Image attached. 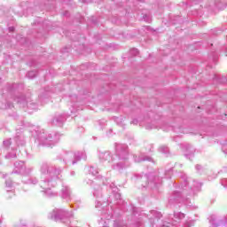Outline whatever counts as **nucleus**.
<instances>
[{
  "label": "nucleus",
  "mask_w": 227,
  "mask_h": 227,
  "mask_svg": "<svg viewBox=\"0 0 227 227\" xmlns=\"http://www.w3.org/2000/svg\"><path fill=\"white\" fill-rule=\"evenodd\" d=\"M181 178L183 183L179 185V189L169 196L168 203L170 205H186L191 207V200L184 196H195V194H198L201 191V183L187 177L185 174H182Z\"/></svg>",
  "instance_id": "nucleus-1"
},
{
  "label": "nucleus",
  "mask_w": 227,
  "mask_h": 227,
  "mask_svg": "<svg viewBox=\"0 0 227 227\" xmlns=\"http://www.w3.org/2000/svg\"><path fill=\"white\" fill-rule=\"evenodd\" d=\"M61 171V168H56L49 163H43L40 167V187L43 189V192H45L49 198L58 196V193L53 192L51 189L55 185H58Z\"/></svg>",
  "instance_id": "nucleus-2"
},
{
  "label": "nucleus",
  "mask_w": 227,
  "mask_h": 227,
  "mask_svg": "<svg viewBox=\"0 0 227 227\" xmlns=\"http://www.w3.org/2000/svg\"><path fill=\"white\" fill-rule=\"evenodd\" d=\"M115 154L121 161L113 165V169L119 171V173H123V170L130 166V163L127 160L129 159V146L125 144H116Z\"/></svg>",
  "instance_id": "nucleus-3"
},
{
  "label": "nucleus",
  "mask_w": 227,
  "mask_h": 227,
  "mask_svg": "<svg viewBox=\"0 0 227 227\" xmlns=\"http://www.w3.org/2000/svg\"><path fill=\"white\" fill-rule=\"evenodd\" d=\"M33 136L39 142V145H43V146H54L59 141V134H55L52 137L51 134L45 133L43 129L40 131L35 130Z\"/></svg>",
  "instance_id": "nucleus-4"
},
{
  "label": "nucleus",
  "mask_w": 227,
  "mask_h": 227,
  "mask_svg": "<svg viewBox=\"0 0 227 227\" xmlns=\"http://www.w3.org/2000/svg\"><path fill=\"white\" fill-rule=\"evenodd\" d=\"M82 159H83V160H86L85 152H67L64 155V160L66 162H71L73 166L77 164V162H79V160H81Z\"/></svg>",
  "instance_id": "nucleus-5"
},
{
  "label": "nucleus",
  "mask_w": 227,
  "mask_h": 227,
  "mask_svg": "<svg viewBox=\"0 0 227 227\" xmlns=\"http://www.w3.org/2000/svg\"><path fill=\"white\" fill-rule=\"evenodd\" d=\"M142 180L148 182L145 184H142L143 187H147L148 189H158L159 185L162 184V178L155 176V174L144 176Z\"/></svg>",
  "instance_id": "nucleus-6"
},
{
  "label": "nucleus",
  "mask_w": 227,
  "mask_h": 227,
  "mask_svg": "<svg viewBox=\"0 0 227 227\" xmlns=\"http://www.w3.org/2000/svg\"><path fill=\"white\" fill-rule=\"evenodd\" d=\"M185 218V214L182 212H175L173 215V217L169 222H166L163 223L161 227H170V226H176V224H178L182 219Z\"/></svg>",
  "instance_id": "nucleus-7"
},
{
  "label": "nucleus",
  "mask_w": 227,
  "mask_h": 227,
  "mask_svg": "<svg viewBox=\"0 0 227 227\" xmlns=\"http://www.w3.org/2000/svg\"><path fill=\"white\" fill-rule=\"evenodd\" d=\"M87 184L92 185L94 198L100 200V198H102V187L98 184V180L96 179L95 181H91L89 179Z\"/></svg>",
  "instance_id": "nucleus-8"
},
{
  "label": "nucleus",
  "mask_w": 227,
  "mask_h": 227,
  "mask_svg": "<svg viewBox=\"0 0 227 227\" xmlns=\"http://www.w3.org/2000/svg\"><path fill=\"white\" fill-rule=\"evenodd\" d=\"M210 224L212 227L223 226L227 223V216L223 219L217 217L215 215H212L208 218Z\"/></svg>",
  "instance_id": "nucleus-9"
},
{
  "label": "nucleus",
  "mask_w": 227,
  "mask_h": 227,
  "mask_svg": "<svg viewBox=\"0 0 227 227\" xmlns=\"http://www.w3.org/2000/svg\"><path fill=\"white\" fill-rule=\"evenodd\" d=\"M21 107H27V109H33L34 111H36L38 109V105L36 103H27L26 100V98L22 96L21 98H18L15 99Z\"/></svg>",
  "instance_id": "nucleus-10"
},
{
  "label": "nucleus",
  "mask_w": 227,
  "mask_h": 227,
  "mask_svg": "<svg viewBox=\"0 0 227 227\" xmlns=\"http://www.w3.org/2000/svg\"><path fill=\"white\" fill-rule=\"evenodd\" d=\"M99 160L101 162H107V164H110V162L114 160V158L113 157V154H111V152L106 151L99 153Z\"/></svg>",
  "instance_id": "nucleus-11"
},
{
  "label": "nucleus",
  "mask_w": 227,
  "mask_h": 227,
  "mask_svg": "<svg viewBox=\"0 0 227 227\" xmlns=\"http://www.w3.org/2000/svg\"><path fill=\"white\" fill-rule=\"evenodd\" d=\"M62 200H66L67 201H70L72 200V190H70V187L67 185H63L61 189V194H60Z\"/></svg>",
  "instance_id": "nucleus-12"
},
{
  "label": "nucleus",
  "mask_w": 227,
  "mask_h": 227,
  "mask_svg": "<svg viewBox=\"0 0 227 227\" xmlns=\"http://www.w3.org/2000/svg\"><path fill=\"white\" fill-rule=\"evenodd\" d=\"M25 168H26V164L24 163V161H16L14 163V169L12 173L20 175L21 171H24Z\"/></svg>",
  "instance_id": "nucleus-13"
},
{
  "label": "nucleus",
  "mask_w": 227,
  "mask_h": 227,
  "mask_svg": "<svg viewBox=\"0 0 227 227\" xmlns=\"http://www.w3.org/2000/svg\"><path fill=\"white\" fill-rule=\"evenodd\" d=\"M134 159H135V162H143L145 160H148L149 162H152V160H153L152 157L145 156V153H141L138 156L135 155Z\"/></svg>",
  "instance_id": "nucleus-14"
},
{
  "label": "nucleus",
  "mask_w": 227,
  "mask_h": 227,
  "mask_svg": "<svg viewBox=\"0 0 227 227\" xmlns=\"http://www.w3.org/2000/svg\"><path fill=\"white\" fill-rule=\"evenodd\" d=\"M14 141L18 146H24L26 145V140H24V135L22 133H17Z\"/></svg>",
  "instance_id": "nucleus-15"
},
{
  "label": "nucleus",
  "mask_w": 227,
  "mask_h": 227,
  "mask_svg": "<svg viewBox=\"0 0 227 227\" xmlns=\"http://www.w3.org/2000/svg\"><path fill=\"white\" fill-rule=\"evenodd\" d=\"M65 121H67V117H65V115H57L53 119V123L55 125H58L59 127H61V125H63V123H65Z\"/></svg>",
  "instance_id": "nucleus-16"
},
{
  "label": "nucleus",
  "mask_w": 227,
  "mask_h": 227,
  "mask_svg": "<svg viewBox=\"0 0 227 227\" xmlns=\"http://www.w3.org/2000/svg\"><path fill=\"white\" fill-rule=\"evenodd\" d=\"M110 189H112L115 200H121V195L118 192V187H116L114 183L110 184Z\"/></svg>",
  "instance_id": "nucleus-17"
},
{
  "label": "nucleus",
  "mask_w": 227,
  "mask_h": 227,
  "mask_svg": "<svg viewBox=\"0 0 227 227\" xmlns=\"http://www.w3.org/2000/svg\"><path fill=\"white\" fill-rule=\"evenodd\" d=\"M31 173H33V167H26L23 168V171H21L20 175H23V178H25L26 180V177L27 176H29V175H31Z\"/></svg>",
  "instance_id": "nucleus-18"
},
{
  "label": "nucleus",
  "mask_w": 227,
  "mask_h": 227,
  "mask_svg": "<svg viewBox=\"0 0 227 227\" xmlns=\"http://www.w3.org/2000/svg\"><path fill=\"white\" fill-rule=\"evenodd\" d=\"M22 182L30 185H36V184H38V179H36V177H32L28 180H26L25 177H23Z\"/></svg>",
  "instance_id": "nucleus-19"
},
{
  "label": "nucleus",
  "mask_w": 227,
  "mask_h": 227,
  "mask_svg": "<svg viewBox=\"0 0 227 227\" xmlns=\"http://www.w3.org/2000/svg\"><path fill=\"white\" fill-rule=\"evenodd\" d=\"M89 174L92 175V176H97V175H98V168L95 167H90L89 168Z\"/></svg>",
  "instance_id": "nucleus-20"
},
{
  "label": "nucleus",
  "mask_w": 227,
  "mask_h": 227,
  "mask_svg": "<svg viewBox=\"0 0 227 227\" xmlns=\"http://www.w3.org/2000/svg\"><path fill=\"white\" fill-rule=\"evenodd\" d=\"M5 187L7 189V192H12V189H13V183L10 180L5 181Z\"/></svg>",
  "instance_id": "nucleus-21"
},
{
  "label": "nucleus",
  "mask_w": 227,
  "mask_h": 227,
  "mask_svg": "<svg viewBox=\"0 0 227 227\" xmlns=\"http://www.w3.org/2000/svg\"><path fill=\"white\" fill-rule=\"evenodd\" d=\"M186 151L187 152H190V154H187V153H185L184 155H185V157H189V159H191L192 157H193L194 156V151L193 150H191V145H186Z\"/></svg>",
  "instance_id": "nucleus-22"
},
{
  "label": "nucleus",
  "mask_w": 227,
  "mask_h": 227,
  "mask_svg": "<svg viewBox=\"0 0 227 227\" xmlns=\"http://www.w3.org/2000/svg\"><path fill=\"white\" fill-rule=\"evenodd\" d=\"M114 227H125V225L121 220L118 219L114 221Z\"/></svg>",
  "instance_id": "nucleus-23"
},
{
  "label": "nucleus",
  "mask_w": 227,
  "mask_h": 227,
  "mask_svg": "<svg viewBox=\"0 0 227 227\" xmlns=\"http://www.w3.org/2000/svg\"><path fill=\"white\" fill-rule=\"evenodd\" d=\"M35 75H37V72L36 71H30L27 74V77L28 79H35Z\"/></svg>",
  "instance_id": "nucleus-24"
},
{
  "label": "nucleus",
  "mask_w": 227,
  "mask_h": 227,
  "mask_svg": "<svg viewBox=\"0 0 227 227\" xmlns=\"http://www.w3.org/2000/svg\"><path fill=\"white\" fill-rule=\"evenodd\" d=\"M151 214L155 219H160V217H162V215L155 210L151 211Z\"/></svg>",
  "instance_id": "nucleus-25"
},
{
  "label": "nucleus",
  "mask_w": 227,
  "mask_h": 227,
  "mask_svg": "<svg viewBox=\"0 0 227 227\" xmlns=\"http://www.w3.org/2000/svg\"><path fill=\"white\" fill-rule=\"evenodd\" d=\"M160 152L161 153H169V149L168 148V146L166 145H162L159 148Z\"/></svg>",
  "instance_id": "nucleus-26"
},
{
  "label": "nucleus",
  "mask_w": 227,
  "mask_h": 227,
  "mask_svg": "<svg viewBox=\"0 0 227 227\" xmlns=\"http://www.w3.org/2000/svg\"><path fill=\"white\" fill-rule=\"evenodd\" d=\"M194 226V221L193 220H187L183 227H192Z\"/></svg>",
  "instance_id": "nucleus-27"
},
{
  "label": "nucleus",
  "mask_w": 227,
  "mask_h": 227,
  "mask_svg": "<svg viewBox=\"0 0 227 227\" xmlns=\"http://www.w3.org/2000/svg\"><path fill=\"white\" fill-rule=\"evenodd\" d=\"M171 175H173V169L170 168L165 172V178H171Z\"/></svg>",
  "instance_id": "nucleus-28"
},
{
  "label": "nucleus",
  "mask_w": 227,
  "mask_h": 227,
  "mask_svg": "<svg viewBox=\"0 0 227 227\" xmlns=\"http://www.w3.org/2000/svg\"><path fill=\"white\" fill-rule=\"evenodd\" d=\"M5 157H6V159H15V157H17V153H9Z\"/></svg>",
  "instance_id": "nucleus-29"
},
{
  "label": "nucleus",
  "mask_w": 227,
  "mask_h": 227,
  "mask_svg": "<svg viewBox=\"0 0 227 227\" xmlns=\"http://www.w3.org/2000/svg\"><path fill=\"white\" fill-rule=\"evenodd\" d=\"M130 54H132L133 56H137V54H139V51L136 48H133L130 50Z\"/></svg>",
  "instance_id": "nucleus-30"
},
{
  "label": "nucleus",
  "mask_w": 227,
  "mask_h": 227,
  "mask_svg": "<svg viewBox=\"0 0 227 227\" xmlns=\"http://www.w3.org/2000/svg\"><path fill=\"white\" fill-rule=\"evenodd\" d=\"M3 143L4 146H5V148H8L10 145H12V139L4 140Z\"/></svg>",
  "instance_id": "nucleus-31"
},
{
  "label": "nucleus",
  "mask_w": 227,
  "mask_h": 227,
  "mask_svg": "<svg viewBox=\"0 0 227 227\" xmlns=\"http://www.w3.org/2000/svg\"><path fill=\"white\" fill-rule=\"evenodd\" d=\"M221 184L223 185V187H227V179L223 178L221 180Z\"/></svg>",
  "instance_id": "nucleus-32"
},
{
  "label": "nucleus",
  "mask_w": 227,
  "mask_h": 227,
  "mask_svg": "<svg viewBox=\"0 0 227 227\" xmlns=\"http://www.w3.org/2000/svg\"><path fill=\"white\" fill-rule=\"evenodd\" d=\"M223 153H225V155H227V145H223L222 148Z\"/></svg>",
  "instance_id": "nucleus-33"
},
{
  "label": "nucleus",
  "mask_w": 227,
  "mask_h": 227,
  "mask_svg": "<svg viewBox=\"0 0 227 227\" xmlns=\"http://www.w3.org/2000/svg\"><path fill=\"white\" fill-rule=\"evenodd\" d=\"M9 31H10L11 33H13V32L15 31V27H9Z\"/></svg>",
  "instance_id": "nucleus-34"
},
{
  "label": "nucleus",
  "mask_w": 227,
  "mask_h": 227,
  "mask_svg": "<svg viewBox=\"0 0 227 227\" xmlns=\"http://www.w3.org/2000/svg\"><path fill=\"white\" fill-rule=\"evenodd\" d=\"M97 203H98V204L96 205L97 207H100V205H102V204L100 203V200H97Z\"/></svg>",
  "instance_id": "nucleus-35"
},
{
  "label": "nucleus",
  "mask_w": 227,
  "mask_h": 227,
  "mask_svg": "<svg viewBox=\"0 0 227 227\" xmlns=\"http://www.w3.org/2000/svg\"><path fill=\"white\" fill-rule=\"evenodd\" d=\"M137 210V207H133V215H136V211Z\"/></svg>",
  "instance_id": "nucleus-36"
},
{
  "label": "nucleus",
  "mask_w": 227,
  "mask_h": 227,
  "mask_svg": "<svg viewBox=\"0 0 227 227\" xmlns=\"http://www.w3.org/2000/svg\"><path fill=\"white\" fill-rule=\"evenodd\" d=\"M196 169H197V170H200V169H201V166H200V165H197V166H196Z\"/></svg>",
  "instance_id": "nucleus-37"
},
{
  "label": "nucleus",
  "mask_w": 227,
  "mask_h": 227,
  "mask_svg": "<svg viewBox=\"0 0 227 227\" xmlns=\"http://www.w3.org/2000/svg\"><path fill=\"white\" fill-rule=\"evenodd\" d=\"M132 123L137 124V120H134Z\"/></svg>",
  "instance_id": "nucleus-38"
},
{
  "label": "nucleus",
  "mask_w": 227,
  "mask_h": 227,
  "mask_svg": "<svg viewBox=\"0 0 227 227\" xmlns=\"http://www.w3.org/2000/svg\"><path fill=\"white\" fill-rule=\"evenodd\" d=\"M103 184H104V185H107V182L106 181H103Z\"/></svg>",
  "instance_id": "nucleus-39"
}]
</instances>
